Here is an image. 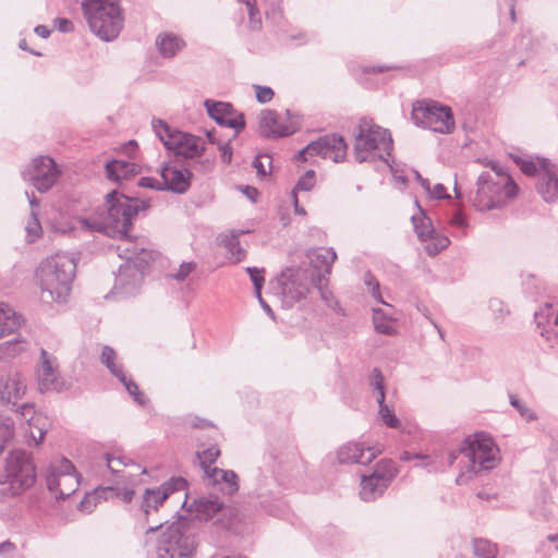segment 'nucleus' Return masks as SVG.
Returning <instances> with one entry per match:
<instances>
[{"instance_id":"1","label":"nucleus","mask_w":558,"mask_h":558,"mask_svg":"<svg viewBox=\"0 0 558 558\" xmlns=\"http://www.w3.org/2000/svg\"><path fill=\"white\" fill-rule=\"evenodd\" d=\"M186 511L191 518L179 515L162 531L156 547L157 558H193L199 543L198 522L215 519L213 526L227 532L234 527L240 514L215 493L194 499Z\"/></svg>"},{"instance_id":"2","label":"nucleus","mask_w":558,"mask_h":558,"mask_svg":"<svg viewBox=\"0 0 558 558\" xmlns=\"http://www.w3.org/2000/svg\"><path fill=\"white\" fill-rule=\"evenodd\" d=\"M106 205L108 215L104 220V229L108 235L118 236L122 241L117 246L118 256L125 259V264L133 265L142 243L134 242L130 231L140 211L150 207V201L113 190L106 195Z\"/></svg>"},{"instance_id":"3","label":"nucleus","mask_w":558,"mask_h":558,"mask_svg":"<svg viewBox=\"0 0 558 558\" xmlns=\"http://www.w3.org/2000/svg\"><path fill=\"white\" fill-rule=\"evenodd\" d=\"M488 166L490 170L480 174L477 190L471 198L473 206L480 211L501 208L519 192L518 184L504 166L497 161H489Z\"/></svg>"},{"instance_id":"4","label":"nucleus","mask_w":558,"mask_h":558,"mask_svg":"<svg viewBox=\"0 0 558 558\" xmlns=\"http://www.w3.org/2000/svg\"><path fill=\"white\" fill-rule=\"evenodd\" d=\"M77 259L68 253H58L43 260L37 269L41 298L64 302L70 294Z\"/></svg>"},{"instance_id":"5","label":"nucleus","mask_w":558,"mask_h":558,"mask_svg":"<svg viewBox=\"0 0 558 558\" xmlns=\"http://www.w3.org/2000/svg\"><path fill=\"white\" fill-rule=\"evenodd\" d=\"M82 10L90 31L104 41H112L124 26L119 0H83Z\"/></svg>"},{"instance_id":"6","label":"nucleus","mask_w":558,"mask_h":558,"mask_svg":"<svg viewBox=\"0 0 558 558\" xmlns=\"http://www.w3.org/2000/svg\"><path fill=\"white\" fill-rule=\"evenodd\" d=\"M497 451L498 449L489 436L477 433L464 438L458 449L449 451L447 460L448 464L452 465L462 456L466 460L463 465L466 472L477 475L481 471L495 468Z\"/></svg>"},{"instance_id":"7","label":"nucleus","mask_w":558,"mask_h":558,"mask_svg":"<svg viewBox=\"0 0 558 558\" xmlns=\"http://www.w3.org/2000/svg\"><path fill=\"white\" fill-rule=\"evenodd\" d=\"M353 135L355 140L354 157L357 162L362 163L376 159L388 162L384 155H376L374 151L381 144L386 155H391L393 141L389 130L377 125L371 118L362 117L353 131Z\"/></svg>"},{"instance_id":"8","label":"nucleus","mask_w":558,"mask_h":558,"mask_svg":"<svg viewBox=\"0 0 558 558\" xmlns=\"http://www.w3.org/2000/svg\"><path fill=\"white\" fill-rule=\"evenodd\" d=\"M151 126L166 149L185 159L201 157L205 146L201 137L171 128L161 119H153Z\"/></svg>"},{"instance_id":"9","label":"nucleus","mask_w":558,"mask_h":558,"mask_svg":"<svg viewBox=\"0 0 558 558\" xmlns=\"http://www.w3.org/2000/svg\"><path fill=\"white\" fill-rule=\"evenodd\" d=\"M36 466L32 454L26 450L10 451L5 459L4 477L11 496H17L29 489L36 482Z\"/></svg>"},{"instance_id":"10","label":"nucleus","mask_w":558,"mask_h":558,"mask_svg":"<svg viewBox=\"0 0 558 558\" xmlns=\"http://www.w3.org/2000/svg\"><path fill=\"white\" fill-rule=\"evenodd\" d=\"M411 119L415 125L440 134H449L456 126L451 108L435 100L415 101Z\"/></svg>"},{"instance_id":"11","label":"nucleus","mask_w":558,"mask_h":558,"mask_svg":"<svg viewBox=\"0 0 558 558\" xmlns=\"http://www.w3.org/2000/svg\"><path fill=\"white\" fill-rule=\"evenodd\" d=\"M250 497L255 500V507L267 514L279 517L283 512L282 485L269 470L258 474Z\"/></svg>"},{"instance_id":"12","label":"nucleus","mask_w":558,"mask_h":558,"mask_svg":"<svg viewBox=\"0 0 558 558\" xmlns=\"http://www.w3.org/2000/svg\"><path fill=\"white\" fill-rule=\"evenodd\" d=\"M220 456V450L217 446H211L197 452V458L205 473L206 486L214 492H220L225 496H232L239 490L238 475L232 470H223L217 466H211Z\"/></svg>"},{"instance_id":"13","label":"nucleus","mask_w":558,"mask_h":558,"mask_svg":"<svg viewBox=\"0 0 558 558\" xmlns=\"http://www.w3.org/2000/svg\"><path fill=\"white\" fill-rule=\"evenodd\" d=\"M157 253L146 248L143 243L137 251L133 265L124 264L119 267L114 287L124 293H133L143 280L147 266L155 260Z\"/></svg>"},{"instance_id":"14","label":"nucleus","mask_w":558,"mask_h":558,"mask_svg":"<svg viewBox=\"0 0 558 558\" xmlns=\"http://www.w3.org/2000/svg\"><path fill=\"white\" fill-rule=\"evenodd\" d=\"M61 174L57 162L48 156H39L22 171V177L39 192L49 191Z\"/></svg>"},{"instance_id":"15","label":"nucleus","mask_w":558,"mask_h":558,"mask_svg":"<svg viewBox=\"0 0 558 558\" xmlns=\"http://www.w3.org/2000/svg\"><path fill=\"white\" fill-rule=\"evenodd\" d=\"M282 305L291 308L295 303L305 299L310 292V276L302 269L287 268L280 277Z\"/></svg>"},{"instance_id":"16","label":"nucleus","mask_w":558,"mask_h":558,"mask_svg":"<svg viewBox=\"0 0 558 558\" xmlns=\"http://www.w3.org/2000/svg\"><path fill=\"white\" fill-rule=\"evenodd\" d=\"M187 488V481L182 476H173L155 488H146L141 502V511L144 513L146 521L153 511H157L159 507L174 493L183 492Z\"/></svg>"},{"instance_id":"17","label":"nucleus","mask_w":558,"mask_h":558,"mask_svg":"<svg viewBox=\"0 0 558 558\" xmlns=\"http://www.w3.org/2000/svg\"><path fill=\"white\" fill-rule=\"evenodd\" d=\"M307 257L311 266L302 270L310 276L312 287L322 289L323 286L328 283V276L331 274L337 254L332 247H319L308 251Z\"/></svg>"},{"instance_id":"18","label":"nucleus","mask_w":558,"mask_h":558,"mask_svg":"<svg viewBox=\"0 0 558 558\" xmlns=\"http://www.w3.org/2000/svg\"><path fill=\"white\" fill-rule=\"evenodd\" d=\"M204 107L207 114L220 126L233 129L234 137L245 129V117L242 112H238L230 102L206 99Z\"/></svg>"},{"instance_id":"19","label":"nucleus","mask_w":558,"mask_h":558,"mask_svg":"<svg viewBox=\"0 0 558 558\" xmlns=\"http://www.w3.org/2000/svg\"><path fill=\"white\" fill-rule=\"evenodd\" d=\"M347 149L348 145L344 138L336 133L326 134L317 141L311 142L308 148V150H313L315 156H322L325 159L329 158L335 162L344 159Z\"/></svg>"},{"instance_id":"20","label":"nucleus","mask_w":558,"mask_h":558,"mask_svg":"<svg viewBox=\"0 0 558 558\" xmlns=\"http://www.w3.org/2000/svg\"><path fill=\"white\" fill-rule=\"evenodd\" d=\"M292 121L284 123L276 110L264 109L259 113V134L266 138L289 136L296 131Z\"/></svg>"},{"instance_id":"21","label":"nucleus","mask_w":558,"mask_h":558,"mask_svg":"<svg viewBox=\"0 0 558 558\" xmlns=\"http://www.w3.org/2000/svg\"><path fill=\"white\" fill-rule=\"evenodd\" d=\"M54 356L45 349L40 350V366L38 368V385L41 392L61 391L63 381L61 380L58 367L54 365Z\"/></svg>"},{"instance_id":"22","label":"nucleus","mask_w":558,"mask_h":558,"mask_svg":"<svg viewBox=\"0 0 558 558\" xmlns=\"http://www.w3.org/2000/svg\"><path fill=\"white\" fill-rule=\"evenodd\" d=\"M539 166L536 191L545 202H554L558 198L557 166L549 159H539Z\"/></svg>"},{"instance_id":"23","label":"nucleus","mask_w":558,"mask_h":558,"mask_svg":"<svg viewBox=\"0 0 558 558\" xmlns=\"http://www.w3.org/2000/svg\"><path fill=\"white\" fill-rule=\"evenodd\" d=\"M161 185L165 191L174 194H184L191 187L192 172L187 169H179L175 166L165 165L160 169Z\"/></svg>"},{"instance_id":"24","label":"nucleus","mask_w":558,"mask_h":558,"mask_svg":"<svg viewBox=\"0 0 558 558\" xmlns=\"http://www.w3.org/2000/svg\"><path fill=\"white\" fill-rule=\"evenodd\" d=\"M379 449L374 447L365 448L363 444L348 442L338 450V460L341 464L357 463L361 465L369 464L378 454Z\"/></svg>"},{"instance_id":"25","label":"nucleus","mask_w":558,"mask_h":558,"mask_svg":"<svg viewBox=\"0 0 558 558\" xmlns=\"http://www.w3.org/2000/svg\"><path fill=\"white\" fill-rule=\"evenodd\" d=\"M26 391V385L20 374L9 375L0 379V402L14 408Z\"/></svg>"},{"instance_id":"26","label":"nucleus","mask_w":558,"mask_h":558,"mask_svg":"<svg viewBox=\"0 0 558 558\" xmlns=\"http://www.w3.org/2000/svg\"><path fill=\"white\" fill-rule=\"evenodd\" d=\"M46 484L48 490L54 494L57 499H65L75 493L78 481L75 476L58 474L53 470L46 475Z\"/></svg>"},{"instance_id":"27","label":"nucleus","mask_w":558,"mask_h":558,"mask_svg":"<svg viewBox=\"0 0 558 558\" xmlns=\"http://www.w3.org/2000/svg\"><path fill=\"white\" fill-rule=\"evenodd\" d=\"M106 177L116 183L122 180H129L137 173V166L133 162L112 159L105 165Z\"/></svg>"},{"instance_id":"28","label":"nucleus","mask_w":558,"mask_h":558,"mask_svg":"<svg viewBox=\"0 0 558 558\" xmlns=\"http://www.w3.org/2000/svg\"><path fill=\"white\" fill-rule=\"evenodd\" d=\"M388 486V484L380 480V476L373 474L363 475L360 496L364 501H373L381 496Z\"/></svg>"},{"instance_id":"29","label":"nucleus","mask_w":558,"mask_h":558,"mask_svg":"<svg viewBox=\"0 0 558 558\" xmlns=\"http://www.w3.org/2000/svg\"><path fill=\"white\" fill-rule=\"evenodd\" d=\"M22 325V316L7 304H0V337L15 335Z\"/></svg>"},{"instance_id":"30","label":"nucleus","mask_w":558,"mask_h":558,"mask_svg":"<svg viewBox=\"0 0 558 558\" xmlns=\"http://www.w3.org/2000/svg\"><path fill=\"white\" fill-rule=\"evenodd\" d=\"M17 416L22 420L28 423L31 427H35L39 432V439L38 442H41L47 429L44 426L39 425L40 416L37 414L35 410L34 403L25 402L22 404H17L14 408H11Z\"/></svg>"},{"instance_id":"31","label":"nucleus","mask_w":558,"mask_h":558,"mask_svg":"<svg viewBox=\"0 0 558 558\" xmlns=\"http://www.w3.org/2000/svg\"><path fill=\"white\" fill-rule=\"evenodd\" d=\"M416 205L420 206L418 202H416ZM418 208L421 214L418 216H412L411 220L418 240L421 242H427L435 234V228L430 218L423 211L421 207Z\"/></svg>"},{"instance_id":"32","label":"nucleus","mask_w":558,"mask_h":558,"mask_svg":"<svg viewBox=\"0 0 558 558\" xmlns=\"http://www.w3.org/2000/svg\"><path fill=\"white\" fill-rule=\"evenodd\" d=\"M183 41L173 34L159 35L156 46L163 58H172L182 48Z\"/></svg>"},{"instance_id":"33","label":"nucleus","mask_w":558,"mask_h":558,"mask_svg":"<svg viewBox=\"0 0 558 558\" xmlns=\"http://www.w3.org/2000/svg\"><path fill=\"white\" fill-rule=\"evenodd\" d=\"M27 347L28 342L16 335L12 339L0 343V360L15 357L26 351Z\"/></svg>"},{"instance_id":"34","label":"nucleus","mask_w":558,"mask_h":558,"mask_svg":"<svg viewBox=\"0 0 558 558\" xmlns=\"http://www.w3.org/2000/svg\"><path fill=\"white\" fill-rule=\"evenodd\" d=\"M117 353L116 351L109 347L105 345L101 351V363L110 371V373L117 377L120 381H123L124 371L122 364H118L116 362Z\"/></svg>"},{"instance_id":"35","label":"nucleus","mask_w":558,"mask_h":558,"mask_svg":"<svg viewBox=\"0 0 558 558\" xmlns=\"http://www.w3.org/2000/svg\"><path fill=\"white\" fill-rule=\"evenodd\" d=\"M245 231H232L229 236H227L222 243L227 251L231 254L233 262L235 264L243 260L246 256L245 250L240 244V235Z\"/></svg>"},{"instance_id":"36","label":"nucleus","mask_w":558,"mask_h":558,"mask_svg":"<svg viewBox=\"0 0 558 558\" xmlns=\"http://www.w3.org/2000/svg\"><path fill=\"white\" fill-rule=\"evenodd\" d=\"M371 474L380 476L383 482L390 485L398 474V469L392 460L383 459L376 463V466Z\"/></svg>"},{"instance_id":"37","label":"nucleus","mask_w":558,"mask_h":558,"mask_svg":"<svg viewBox=\"0 0 558 558\" xmlns=\"http://www.w3.org/2000/svg\"><path fill=\"white\" fill-rule=\"evenodd\" d=\"M473 554L478 558H496L498 548L496 544L486 538H474Z\"/></svg>"},{"instance_id":"38","label":"nucleus","mask_w":558,"mask_h":558,"mask_svg":"<svg viewBox=\"0 0 558 558\" xmlns=\"http://www.w3.org/2000/svg\"><path fill=\"white\" fill-rule=\"evenodd\" d=\"M369 387H372L375 391H377L378 396L376 398L377 403H383V400L386 398L385 390V377L381 371L377 367L373 368L367 378Z\"/></svg>"},{"instance_id":"39","label":"nucleus","mask_w":558,"mask_h":558,"mask_svg":"<svg viewBox=\"0 0 558 558\" xmlns=\"http://www.w3.org/2000/svg\"><path fill=\"white\" fill-rule=\"evenodd\" d=\"M430 241L426 246L425 251L428 256H436L442 250L449 246L450 240L447 235L439 234L435 231V234L428 240Z\"/></svg>"},{"instance_id":"40","label":"nucleus","mask_w":558,"mask_h":558,"mask_svg":"<svg viewBox=\"0 0 558 558\" xmlns=\"http://www.w3.org/2000/svg\"><path fill=\"white\" fill-rule=\"evenodd\" d=\"M316 184V173L314 170H307L295 183L291 195H298L299 192H310Z\"/></svg>"},{"instance_id":"41","label":"nucleus","mask_w":558,"mask_h":558,"mask_svg":"<svg viewBox=\"0 0 558 558\" xmlns=\"http://www.w3.org/2000/svg\"><path fill=\"white\" fill-rule=\"evenodd\" d=\"M120 383L125 387L129 395L133 397L134 401L138 405L144 407L148 402V399L140 390L137 384L134 380H132L131 378H128L125 374H124L123 381H120Z\"/></svg>"},{"instance_id":"42","label":"nucleus","mask_w":558,"mask_h":558,"mask_svg":"<svg viewBox=\"0 0 558 558\" xmlns=\"http://www.w3.org/2000/svg\"><path fill=\"white\" fill-rule=\"evenodd\" d=\"M379 407V415L383 422L390 428H398L400 426V421L396 416L393 410H391L383 400V403H378Z\"/></svg>"},{"instance_id":"43","label":"nucleus","mask_w":558,"mask_h":558,"mask_svg":"<svg viewBox=\"0 0 558 558\" xmlns=\"http://www.w3.org/2000/svg\"><path fill=\"white\" fill-rule=\"evenodd\" d=\"M510 404L520 413L527 422L536 420V414L525 403H523L515 395H509Z\"/></svg>"},{"instance_id":"44","label":"nucleus","mask_w":558,"mask_h":558,"mask_svg":"<svg viewBox=\"0 0 558 558\" xmlns=\"http://www.w3.org/2000/svg\"><path fill=\"white\" fill-rule=\"evenodd\" d=\"M14 436V423L0 414V441L7 445Z\"/></svg>"},{"instance_id":"45","label":"nucleus","mask_w":558,"mask_h":558,"mask_svg":"<svg viewBox=\"0 0 558 558\" xmlns=\"http://www.w3.org/2000/svg\"><path fill=\"white\" fill-rule=\"evenodd\" d=\"M539 159L541 157H537V160H526L523 158H517L515 162L519 166L520 170L530 177L537 175L541 172V166H539Z\"/></svg>"},{"instance_id":"46","label":"nucleus","mask_w":558,"mask_h":558,"mask_svg":"<svg viewBox=\"0 0 558 558\" xmlns=\"http://www.w3.org/2000/svg\"><path fill=\"white\" fill-rule=\"evenodd\" d=\"M240 2L246 5L250 23L252 24L253 28H259L262 25V20L256 0H240Z\"/></svg>"},{"instance_id":"47","label":"nucleus","mask_w":558,"mask_h":558,"mask_svg":"<svg viewBox=\"0 0 558 558\" xmlns=\"http://www.w3.org/2000/svg\"><path fill=\"white\" fill-rule=\"evenodd\" d=\"M364 283L368 287V290H369L372 296L376 301L385 304V302L383 301L380 291H379V282L371 271H367L364 275Z\"/></svg>"},{"instance_id":"48","label":"nucleus","mask_w":558,"mask_h":558,"mask_svg":"<svg viewBox=\"0 0 558 558\" xmlns=\"http://www.w3.org/2000/svg\"><path fill=\"white\" fill-rule=\"evenodd\" d=\"M488 306L496 319H504L509 314V310L504 301L497 298L490 299Z\"/></svg>"},{"instance_id":"49","label":"nucleus","mask_w":558,"mask_h":558,"mask_svg":"<svg viewBox=\"0 0 558 558\" xmlns=\"http://www.w3.org/2000/svg\"><path fill=\"white\" fill-rule=\"evenodd\" d=\"M31 215H32V218L26 226V232H27L28 238H31L29 241L33 242L37 238H39L40 232H41V226L37 218V215L34 211H32Z\"/></svg>"},{"instance_id":"50","label":"nucleus","mask_w":558,"mask_h":558,"mask_svg":"<svg viewBox=\"0 0 558 558\" xmlns=\"http://www.w3.org/2000/svg\"><path fill=\"white\" fill-rule=\"evenodd\" d=\"M255 89L256 100L259 104H267L274 98V90L269 86L253 85Z\"/></svg>"},{"instance_id":"51","label":"nucleus","mask_w":558,"mask_h":558,"mask_svg":"<svg viewBox=\"0 0 558 558\" xmlns=\"http://www.w3.org/2000/svg\"><path fill=\"white\" fill-rule=\"evenodd\" d=\"M195 268V262H184L180 265L179 270L171 275V277L177 281H184Z\"/></svg>"},{"instance_id":"52","label":"nucleus","mask_w":558,"mask_h":558,"mask_svg":"<svg viewBox=\"0 0 558 558\" xmlns=\"http://www.w3.org/2000/svg\"><path fill=\"white\" fill-rule=\"evenodd\" d=\"M263 159H267L268 163L271 165V157L268 154L257 155L252 162V166L254 169H256L257 175L259 178H265L269 173L265 168Z\"/></svg>"},{"instance_id":"53","label":"nucleus","mask_w":558,"mask_h":558,"mask_svg":"<svg viewBox=\"0 0 558 558\" xmlns=\"http://www.w3.org/2000/svg\"><path fill=\"white\" fill-rule=\"evenodd\" d=\"M381 313V310L375 311L374 315V327L378 333L390 336L395 332L393 326L387 322H379L377 315Z\"/></svg>"},{"instance_id":"54","label":"nucleus","mask_w":558,"mask_h":558,"mask_svg":"<svg viewBox=\"0 0 558 558\" xmlns=\"http://www.w3.org/2000/svg\"><path fill=\"white\" fill-rule=\"evenodd\" d=\"M247 274L253 282L254 290H258V288H263L265 279L263 276L264 269H258L256 267H247Z\"/></svg>"},{"instance_id":"55","label":"nucleus","mask_w":558,"mask_h":558,"mask_svg":"<svg viewBox=\"0 0 558 558\" xmlns=\"http://www.w3.org/2000/svg\"><path fill=\"white\" fill-rule=\"evenodd\" d=\"M137 186L138 187L150 189V190H155V191H165V189L161 185V181H159V180H157L156 178H153V177H142V178H140L138 181H137Z\"/></svg>"},{"instance_id":"56","label":"nucleus","mask_w":558,"mask_h":558,"mask_svg":"<svg viewBox=\"0 0 558 558\" xmlns=\"http://www.w3.org/2000/svg\"><path fill=\"white\" fill-rule=\"evenodd\" d=\"M53 470L58 474H68L69 476H74L73 473L75 472L73 463L66 458H62L59 461V466H51V471Z\"/></svg>"},{"instance_id":"57","label":"nucleus","mask_w":558,"mask_h":558,"mask_svg":"<svg viewBox=\"0 0 558 558\" xmlns=\"http://www.w3.org/2000/svg\"><path fill=\"white\" fill-rule=\"evenodd\" d=\"M217 145L222 162L229 165L232 160V147L230 141L223 143L219 142Z\"/></svg>"},{"instance_id":"58","label":"nucleus","mask_w":558,"mask_h":558,"mask_svg":"<svg viewBox=\"0 0 558 558\" xmlns=\"http://www.w3.org/2000/svg\"><path fill=\"white\" fill-rule=\"evenodd\" d=\"M105 460L107 463L108 469L112 473H118L119 466L128 465V462L122 458H112L109 453L105 454Z\"/></svg>"},{"instance_id":"59","label":"nucleus","mask_w":558,"mask_h":558,"mask_svg":"<svg viewBox=\"0 0 558 558\" xmlns=\"http://www.w3.org/2000/svg\"><path fill=\"white\" fill-rule=\"evenodd\" d=\"M54 24L61 33H70L74 29L73 22L65 17H57Z\"/></svg>"},{"instance_id":"60","label":"nucleus","mask_w":558,"mask_h":558,"mask_svg":"<svg viewBox=\"0 0 558 558\" xmlns=\"http://www.w3.org/2000/svg\"><path fill=\"white\" fill-rule=\"evenodd\" d=\"M429 195L436 199H450L451 196L446 193V187L441 183H437L432 190Z\"/></svg>"},{"instance_id":"61","label":"nucleus","mask_w":558,"mask_h":558,"mask_svg":"<svg viewBox=\"0 0 558 558\" xmlns=\"http://www.w3.org/2000/svg\"><path fill=\"white\" fill-rule=\"evenodd\" d=\"M266 19L271 21L276 25H280L283 19L282 12L279 8H271L266 12Z\"/></svg>"},{"instance_id":"62","label":"nucleus","mask_w":558,"mask_h":558,"mask_svg":"<svg viewBox=\"0 0 558 558\" xmlns=\"http://www.w3.org/2000/svg\"><path fill=\"white\" fill-rule=\"evenodd\" d=\"M96 496L87 495L83 498V500L80 502V510L85 512H92L96 502Z\"/></svg>"},{"instance_id":"63","label":"nucleus","mask_w":558,"mask_h":558,"mask_svg":"<svg viewBox=\"0 0 558 558\" xmlns=\"http://www.w3.org/2000/svg\"><path fill=\"white\" fill-rule=\"evenodd\" d=\"M450 225L458 227V228H464L468 226L466 218L463 215L462 211L458 210L456 211L452 217L450 218Z\"/></svg>"},{"instance_id":"64","label":"nucleus","mask_w":558,"mask_h":558,"mask_svg":"<svg viewBox=\"0 0 558 558\" xmlns=\"http://www.w3.org/2000/svg\"><path fill=\"white\" fill-rule=\"evenodd\" d=\"M241 192L252 202H256V198L259 194L258 190L251 185L241 186Z\"/></svg>"}]
</instances>
